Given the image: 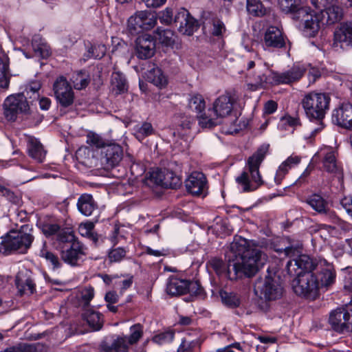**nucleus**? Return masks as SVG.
Returning <instances> with one entry per match:
<instances>
[{
  "instance_id": "nucleus-1",
  "label": "nucleus",
  "mask_w": 352,
  "mask_h": 352,
  "mask_svg": "<svg viewBox=\"0 0 352 352\" xmlns=\"http://www.w3.org/2000/svg\"><path fill=\"white\" fill-rule=\"evenodd\" d=\"M230 250L234 258L229 259L227 265L217 258L210 261V265L217 274L232 280L244 276H253L267 260L262 247L242 237L234 238Z\"/></svg>"
},
{
  "instance_id": "nucleus-2",
  "label": "nucleus",
  "mask_w": 352,
  "mask_h": 352,
  "mask_svg": "<svg viewBox=\"0 0 352 352\" xmlns=\"http://www.w3.org/2000/svg\"><path fill=\"white\" fill-rule=\"evenodd\" d=\"M284 252L291 259L287 263V270L292 276H296L292 281L294 292L298 296L314 300L318 296L320 283L316 275L311 273L314 262L308 256L298 255L297 250L287 248Z\"/></svg>"
},
{
  "instance_id": "nucleus-3",
  "label": "nucleus",
  "mask_w": 352,
  "mask_h": 352,
  "mask_svg": "<svg viewBox=\"0 0 352 352\" xmlns=\"http://www.w3.org/2000/svg\"><path fill=\"white\" fill-rule=\"evenodd\" d=\"M268 148V145L259 147L248 159L244 170L236 177V182L241 191H254L263 185L264 181L260 174L259 167L267 153Z\"/></svg>"
},
{
  "instance_id": "nucleus-4",
  "label": "nucleus",
  "mask_w": 352,
  "mask_h": 352,
  "mask_svg": "<svg viewBox=\"0 0 352 352\" xmlns=\"http://www.w3.org/2000/svg\"><path fill=\"white\" fill-rule=\"evenodd\" d=\"M330 97L324 93L310 92L302 100V106L311 122H316L317 126H309L310 138L314 137L324 129L322 120L329 109Z\"/></svg>"
},
{
  "instance_id": "nucleus-5",
  "label": "nucleus",
  "mask_w": 352,
  "mask_h": 352,
  "mask_svg": "<svg viewBox=\"0 0 352 352\" xmlns=\"http://www.w3.org/2000/svg\"><path fill=\"white\" fill-rule=\"evenodd\" d=\"M306 68L304 65L294 64L288 70L276 72L269 70L267 74H258L254 76V82L248 85L252 90L265 88L267 85H277L280 84L289 85L298 81L304 75Z\"/></svg>"
},
{
  "instance_id": "nucleus-6",
  "label": "nucleus",
  "mask_w": 352,
  "mask_h": 352,
  "mask_svg": "<svg viewBox=\"0 0 352 352\" xmlns=\"http://www.w3.org/2000/svg\"><path fill=\"white\" fill-rule=\"evenodd\" d=\"M28 226L19 230H11L1 237L0 254L8 255L14 252L24 254L31 247L34 236Z\"/></svg>"
},
{
  "instance_id": "nucleus-7",
  "label": "nucleus",
  "mask_w": 352,
  "mask_h": 352,
  "mask_svg": "<svg viewBox=\"0 0 352 352\" xmlns=\"http://www.w3.org/2000/svg\"><path fill=\"white\" fill-rule=\"evenodd\" d=\"M254 292L260 298L266 300L280 298L283 294V287L279 275L276 274V271L268 268L265 277L256 282Z\"/></svg>"
},
{
  "instance_id": "nucleus-8",
  "label": "nucleus",
  "mask_w": 352,
  "mask_h": 352,
  "mask_svg": "<svg viewBox=\"0 0 352 352\" xmlns=\"http://www.w3.org/2000/svg\"><path fill=\"white\" fill-rule=\"evenodd\" d=\"M157 17L148 10L136 12L127 21V30L132 35L151 30L157 24Z\"/></svg>"
},
{
  "instance_id": "nucleus-9",
  "label": "nucleus",
  "mask_w": 352,
  "mask_h": 352,
  "mask_svg": "<svg viewBox=\"0 0 352 352\" xmlns=\"http://www.w3.org/2000/svg\"><path fill=\"white\" fill-rule=\"evenodd\" d=\"M295 19L300 21L306 36L313 37L316 35L322 23L320 14L312 11L309 7H302L296 15Z\"/></svg>"
},
{
  "instance_id": "nucleus-10",
  "label": "nucleus",
  "mask_w": 352,
  "mask_h": 352,
  "mask_svg": "<svg viewBox=\"0 0 352 352\" xmlns=\"http://www.w3.org/2000/svg\"><path fill=\"white\" fill-rule=\"evenodd\" d=\"M188 107L197 113L199 124L202 128H211L216 125L215 118L205 111L206 101L202 95L192 94L189 96Z\"/></svg>"
},
{
  "instance_id": "nucleus-11",
  "label": "nucleus",
  "mask_w": 352,
  "mask_h": 352,
  "mask_svg": "<svg viewBox=\"0 0 352 352\" xmlns=\"http://www.w3.org/2000/svg\"><path fill=\"white\" fill-rule=\"evenodd\" d=\"M52 90L56 102L60 107L66 108L73 104L75 93L65 77L58 76L54 82Z\"/></svg>"
},
{
  "instance_id": "nucleus-12",
  "label": "nucleus",
  "mask_w": 352,
  "mask_h": 352,
  "mask_svg": "<svg viewBox=\"0 0 352 352\" xmlns=\"http://www.w3.org/2000/svg\"><path fill=\"white\" fill-rule=\"evenodd\" d=\"M239 97L236 94H226L219 96L213 102L214 118H225L234 113L238 107Z\"/></svg>"
},
{
  "instance_id": "nucleus-13",
  "label": "nucleus",
  "mask_w": 352,
  "mask_h": 352,
  "mask_svg": "<svg viewBox=\"0 0 352 352\" xmlns=\"http://www.w3.org/2000/svg\"><path fill=\"white\" fill-rule=\"evenodd\" d=\"M4 115L7 120L14 121L19 113H27L29 104L23 94L8 96L4 101Z\"/></svg>"
},
{
  "instance_id": "nucleus-14",
  "label": "nucleus",
  "mask_w": 352,
  "mask_h": 352,
  "mask_svg": "<svg viewBox=\"0 0 352 352\" xmlns=\"http://www.w3.org/2000/svg\"><path fill=\"white\" fill-rule=\"evenodd\" d=\"M329 322L337 332H352V302L347 310L338 309L332 311L329 316Z\"/></svg>"
},
{
  "instance_id": "nucleus-15",
  "label": "nucleus",
  "mask_w": 352,
  "mask_h": 352,
  "mask_svg": "<svg viewBox=\"0 0 352 352\" xmlns=\"http://www.w3.org/2000/svg\"><path fill=\"white\" fill-rule=\"evenodd\" d=\"M314 265L312 269L317 272L316 276L318 278L320 287H327L334 283L336 277V270L332 263L324 258H319L313 260Z\"/></svg>"
},
{
  "instance_id": "nucleus-16",
  "label": "nucleus",
  "mask_w": 352,
  "mask_h": 352,
  "mask_svg": "<svg viewBox=\"0 0 352 352\" xmlns=\"http://www.w3.org/2000/svg\"><path fill=\"white\" fill-rule=\"evenodd\" d=\"M200 290V287L196 282L176 277L170 278L166 285V292L171 296L183 295L187 292L198 294Z\"/></svg>"
},
{
  "instance_id": "nucleus-17",
  "label": "nucleus",
  "mask_w": 352,
  "mask_h": 352,
  "mask_svg": "<svg viewBox=\"0 0 352 352\" xmlns=\"http://www.w3.org/2000/svg\"><path fill=\"white\" fill-rule=\"evenodd\" d=\"M149 179L153 184L166 188H175L180 184L179 177L173 171L166 168L152 170Z\"/></svg>"
},
{
  "instance_id": "nucleus-18",
  "label": "nucleus",
  "mask_w": 352,
  "mask_h": 352,
  "mask_svg": "<svg viewBox=\"0 0 352 352\" xmlns=\"http://www.w3.org/2000/svg\"><path fill=\"white\" fill-rule=\"evenodd\" d=\"M174 23L183 34L191 35L197 30L198 23L185 8H180L174 18Z\"/></svg>"
},
{
  "instance_id": "nucleus-19",
  "label": "nucleus",
  "mask_w": 352,
  "mask_h": 352,
  "mask_svg": "<svg viewBox=\"0 0 352 352\" xmlns=\"http://www.w3.org/2000/svg\"><path fill=\"white\" fill-rule=\"evenodd\" d=\"M123 157L122 148L117 144H108L101 151V162L105 168L118 165Z\"/></svg>"
},
{
  "instance_id": "nucleus-20",
  "label": "nucleus",
  "mask_w": 352,
  "mask_h": 352,
  "mask_svg": "<svg viewBox=\"0 0 352 352\" xmlns=\"http://www.w3.org/2000/svg\"><path fill=\"white\" fill-rule=\"evenodd\" d=\"M285 38L282 30L276 26L269 27L263 36V47L267 49H278L285 47Z\"/></svg>"
},
{
  "instance_id": "nucleus-21",
  "label": "nucleus",
  "mask_w": 352,
  "mask_h": 352,
  "mask_svg": "<svg viewBox=\"0 0 352 352\" xmlns=\"http://www.w3.org/2000/svg\"><path fill=\"white\" fill-rule=\"evenodd\" d=\"M86 248L80 242H74L70 245H65L62 248L61 258L63 261L72 265H77L82 256L85 255Z\"/></svg>"
},
{
  "instance_id": "nucleus-22",
  "label": "nucleus",
  "mask_w": 352,
  "mask_h": 352,
  "mask_svg": "<svg viewBox=\"0 0 352 352\" xmlns=\"http://www.w3.org/2000/svg\"><path fill=\"white\" fill-rule=\"evenodd\" d=\"M332 122L343 128L352 129V104L342 103L332 112Z\"/></svg>"
},
{
  "instance_id": "nucleus-23",
  "label": "nucleus",
  "mask_w": 352,
  "mask_h": 352,
  "mask_svg": "<svg viewBox=\"0 0 352 352\" xmlns=\"http://www.w3.org/2000/svg\"><path fill=\"white\" fill-rule=\"evenodd\" d=\"M155 51V42L148 34L139 36L135 42V52L140 59H147L153 56Z\"/></svg>"
},
{
  "instance_id": "nucleus-24",
  "label": "nucleus",
  "mask_w": 352,
  "mask_h": 352,
  "mask_svg": "<svg viewBox=\"0 0 352 352\" xmlns=\"http://www.w3.org/2000/svg\"><path fill=\"white\" fill-rule=\"evenodd\" d=\"M333 44L341 48L352 46V21L341 23L336 29Z\"/></svg>"
},
{
  "instance_id": "nucleus-25",
  "label": "nucleus",
  "mask_w": 352,
  "mask_h": 352,
  "mask_svg": "<svg viewBox=\"0 0 352 352\" xmlns=\"http://www.w3.org/2000/svg\"><path fill=\"white\" fill-rule=\"evenodd\" d=\"M320 155L323 156L324 169L329 173L336 175L338 178L341 177L342 170L337 162L335 151L332 148H324L320 151Z\"/></svg>"
},
{
  "instance_id": "nucleus-26",
  "label": "nucleus",
  "mask_w": 352,
  "mask_h": 352,
  "mask_svg": "<svg viewBox=\"0 0 352 352\" xmlns=\"http://www.w3.org/2000/svg\"><path fill=\"white\" fill-rule=\"evenodd\" d=\"M306 203L313 210L320 214H326L333 221L338 220L336 214L329 210L327 201L321 195L318 194L311 195L307 198Z\"/></svg>"
},
{
  "instance_id": "nucleus-27",
  "label": "nucleus",
  "mask_w": 352,
  "mask_h": 352,
  "mask_svg": "<svg viewBox=\"0 0 352 352\" xmlns=\"http://www.w3.org/2000/svg\"><path fill=\"white\" fill-rule=\"evenodd\" d=\"M206 186V177L200 172L192 173L186 181V187L188 191L194 195H201L205 190Z\"/></svg>"
},
{
  "instance_id": "nucleus-28",
  "label": "nucleus",
  "mask_w": 352,
  "mask_h": 352,
  "mask_svg": "<svg viewBox=\"0 0 352 352\" xmlns=\"http://www.w3.org/2000/svg\"><path fill=\"white\" fill-rule=\"evenodd\" d=\"M322 24H333L342 17V10L337 0L321 11Z\"/></svg>"
},
{
  "instance_id": "nucleus-29",
  "label": "nucleus",
  "mask_w": 352,
  "mask_h": 352,
  "mask_svg": "<svg viewBox=\"0 0 352 352\" xmlns=\"http://www.w3.org/2000/svg\"><path fill=\"white\" fill-rule=\"evenodd\" d=\"M19 292L22 294H32L35 291V284L29 276V272L25 271L19 272L15 280Z\"/></svg>"
},
{
  "instance_id": "nucleus-30",
  "label": "nucleus",
  "mask_w": 352,
  "mask_h": 352,
  "mask_svg": "<svg viewBox=\"0 0 352 352\" xmlns=\"http://www.w3.org/2000/svg\"><path fill=\"white\" fill-rule=\"evenodd\" d=\"M28 153L30 157L36 162L41 163L45 158L46 151L41 142L34 137H28Z\"/></svg>"
},
{
  "instance_id": "nucleus-31",
  "label": "nucleus",
  "mask_w": 352,
  "mask_h": 352,
  "mask_svg": "<svg viewBox=\"0 0 352 352\" xmlns=\"http://www.w3.org/2000/svg\"><path fill=\"white\" fill-rule=\"evenodd\" d=\"M79 212L86 216H91L96 209V204L90 194H83L79 197L77 201Z\"/></svg>"
},
{
  "instance_id": "nucleus-32",
  "label": "nucleus",
  "mask_w": 352,
  "mask_h": 352,
  "mask_svg": "<svg viewBox=\"0 0 352 352\" xmlns=\"http://www.w3.org/2000/svg\"><path fill=\"white\" fill-rule=\"evenodd\" d=\"M129 343L126 341V336L118 337L113 340L111 344L106 342L101 344V349L104 352H128Z\"/></svg>"
},
{
  "instance_id": "nucleus-33",
  "label": "nucleus",
  "mask_w": 352,
  "mask_h": 352,
  "mask_svg": "<svg viewBox=\"0 0 352 352\" xmlns=\"http://www.w3.org/2000/svg\"><path fill=\"white\" fill-rule=\"evenodd\" d=\"M9 58L0 49V87L6 89L10 83Z\"/></svg>"
},
{
  "instance_id": "nucleus-34",
  "label": "nucleus",
  "mask_w": 352,
  "mask_h": 352,
  "mask_svg": "<svg viewBox=\"0 0 352 352\" xmlns=\"http://www.w3.org/2000/svg\"><path fill=\"white\" fill-rule=\"evenodd\" d=\"M111 84L112 90L116 94H120L127 91L126 80L124 76L119 72H115L112 74Z\"/></svg>"
},
{
  "instance_id": "nucleus-35",
  "label": "nucleus",
  "mask_w": 352,
  "mask_h": 352,
  "mask_svg": "<svg viewBox=\"0 0 352 352\" xmlns=\"http://www.w3.org/2000/svg\"><path fill=\"white\" fill-rule=\"evenodd\" d=\"M83 317L94 331L100 330L102 328L103 319L100 313L89 309L84 313Z\"/></svg>"
},
{
  "instance_id": "nucleus-36",
  "label": "nucleus",
  "mask_w": 352,
  "mask_h": 352,
  "mask_svg": "<svg viewBox=\"0 0 352 352\" xmlns=\"http://www.w3.org/2000/svg\"><path fill=\"white\" fill-rule=\"evenodd\" d=\"M203 30L205 33L208 32L214 36H221L226 31L223 23L219 19H212V22H204Z\"/></svg>"
},
{
  "instance_id": "nucleus-37",
  "label": "nucleus",
  "mask_w": 352,
  "mask_h": 352,
  "mask_svg": "<svg viewBox=\"0 0 352 352\" xmlns=\"http://www.w3.org/2000/svg\"><path fill=\"white\" fill-rule=\"evenodd\" d=\"M147 80L158 87H163L167 83V79L163 74L161 69L158 67H153L151 69L147 75Z\"/></svg>"
},
{
  "instance_id": "nucleus-38",
  "label": "nucleus",
  "mask_w": 352,
  "mask_h": 352,
  "mask_svg": "<svg viewBox=\"0 0 352 352\" xmlns=\"http://www.w3.org/2000/svg\"><path fill=\"white\" fill-rule=\"evenodd\" d=\"M154 36L155 39L166 46H170L175 42L174 32L169 29L158 28L154 32Z\"/></svg>"
},
{
  "instance_id": "nucleus-39",
  "label": "nucleus",
  "mask_w": 352,
  "mask_h": 352,
  "mask_svg": "<svg viewBox=\"0 0 352 352\" xmlns=\"http://www.w3.org/2000/svg\"><path fill=\"white\" fill-rule=\"evenodd\" d=\"M32 48L36 54L43 58H45L50 55V51L48 45L42 41L38 35H36L32 38Z\"/></svg>"
},
{
  "instance_id": "nucleus-40",
  "label": "nucleus",
  "mask_w": 352,
  "mask_h": 352,
  "mask_svg": "<svg viewBox=\"0 0 352 352\" xmlns=\"http://www.w3.org/2000/svg\"><path fill=\"white\" fill-rule=\"evenodd\" d=\"M278 2L283 12L292 14L294 19L296 18L298 10L303 7L299 5L298 0H278Z\"/></svg>"
},
{
  "instance_id": "nucleus-41",
  "label": "nucleus",
  "mask_w": 352,
  "mask_h": 352,
  "mask_svg": "<svg viewBox=\"0 0 352 352\" xmlns=\"http://www.w3.org/2000/svg\"><path fill=\"white\" fill-rule=\"evenodd\" d=\"M130 334L127 337L126 341L130 345L136 344L143 336V326L139 323L131 326L129 329Z\"/></svg>"
},
{
  "instance_id": "nucleus-42",
  "label": "nucleus",
  "mask_w": 352,
  "mask_h": 352,
  "mask_svg": "<svg viewBox=\"0 0 352 352\" xmlns=\"http://www.w3.org/2000/svg\"><path fill=\"white\" fill-rule=\"evenodd\" d=\"M220 296L223 304L230 307H236L240 305V299L236 294L224 290L220 292Z\"/></svg>"
},
{
  "instance_id": "nucleus-43",
  "label": "nucleus",
  "mask_w": 352,
  "mask_h": 352,
  "mask_svg": "<svg viewBox=\"0 0 352 352\" xmlns=\"http://www.w3.org/2000/svg\"><path fill=\"white\" fill-rule=\"evenodd\" d=\"M94 224L92 222L82 223L78 227V232L81 236L87 237L96 243L98 241V236L94 232Z\"/></svg>"
},
{
  "instance_id": "nucleus-44",
  "label": "nucleus",
  "mask_w": 352,
  "mask_h": 352,
  "mask_svg": "<svg viewBox=\"0 0 352 352\" xmlns=\"http://www.w3.org/2000/svg\"><path fill=\"white\" fill-rule=\"evenodd\" d=\"M46 243H43V247L39 252V256L44 258L47 262H49L52 266L53 270L59 268L61 263L57 256L54 254L52 252L48 251L46 248Z\"/></svg>"
},
{
  "instance_id": "nucleus-45",
  "label": "nucleus",
  "mask_w": 352,
  "mask_h": 352,
  "mask_svg": "<svg viewBox=\"0 0 352 352\" xmlns=\"http://www.w3.org/2000/svg\"><path fill=\"white\" fill-rule=\"evenodd\" d=\"M247 10L250 14L256 16H261L265 13L260 0H247Z\"/></svg>"
},
{
  "instance_id": "nucleus-46",
  "label": "nucleus",
  "mask_w": 352,
  "mask_h": 352,
  "mask_svg": "<svg viewBox=\"0 0 352 352\" xmlns=\"http://www.w3.org/2000/svg\"><path fill=\"white\" fill-rule=\"evenodd\" d=\"M300 124V120L297 117L285 116L282 117L278 123V127L284 130L294 129Z\"/></svg>"
},
{
  "instance_id": "nucleus-47",
  "label": "nucleus",
  "mask_w": 352,
  "mask_h": 352,
  "mask_svg": "<svg viewBox=\"0 0 352 352\" xmlns=\"http://www.w3.org/2000/svg\"><path fill=\"white\" fill-rule=\"evenodd\" d=\"M87 143L91 146L102 148V150L109 144L107 140H104L101 135L94 132H90L87 134Z\"/></svg>"
},
{
  "instance_id": "nucleus-48",
  "label": "nucleus",
  "mask_w": 352,
  "mask_h": 352,
  "mask_svg": "<svg viewBox=\"0 0 352 352\" xmlns=\"http://www.w3.org/2000/svg\"><path fill=\"white\" fill-rule=\"evenodd\" d=\"M57 240L69 245L74 242H79L76 240L74 232L69 228L60 229L57 234Z\"/></svg>"
},
{
  "instance_id": "nucleus-49",
  "label": "nucleus",
  "mask_w": 352,
  "mask_h": 352,
  "mask_svg": "<svg viewBox=\"0 0 352 352\" xmlns=\"http://www.w3.org/2000/svg\"><path fill=\"white\" fill-rule=\"evenodd\" d=\"M153 133V126L148 122H144L142 125H137L134 128V134L139 140H143L145 137L151 135Z\"/></svg>"
},
{
  "instance_id": "nucleus-50",
  "label": "nucleus",
  "mask_w": 352,
  "mask_h": 352,
  "mask_svg": "<svg viewBox=\"0 0 352 352\" xmlns=\"http://www.w3.org/2000/svg\"><path fill=\"white\" fill-rule=\"evenodd\" d=\"M174 336V331L169 330L155 335L152 338V341L157 344L162 345L170 343L173 340Z\"/></svg>"
},
{
  "instance_id": "nucleus-51",
  "label": "nucleus",
  "mask_w": 352,
  "mask_h": 352,
  "mask_svg": "<svg viewBox=\"0 0 352 352\" xmlns=\"http://www.w3.org/2000/svg\"><path fill=\"white\" fill-rule=\"evenodd\" d=\"M72 82L76 89L81 90L88 85L89 76L85 72H80L73 77Z\"/></svg>"
},
{
  "instance_id": "nucleus-52",
  "label": "nucleus",
  "mask_w": 352,
  "mask_h": 352,
  "mask_svg": "<svg viewBox=\"0 0 352 352\" xmlns=\"http://www.w3.org/2000/svg\"><path fill=\"white\" fill-rule=\"evenodd\" d=\"M291 160H294L292 158H287V160L283 162L278 166L274 176V181L277 184H280L285 175L288 173L289 170L291 169L290 166L287 165V163L289 162Z\"/></svg>"
},
{
  "instance_id": "nucleus-53",
  "label": "nucleus",
  "mask_w": 352,
  "mask_h": 352,
  "mask_svg": "<svg viewBox=\"0 0 352 352\" xmlns=\"http://www.w3.org/2000/svg\"><path fill=\"white\" fill-rule=\"evenodd\" d=\"M199 341L197 339L188 340L184 338L179 346L177 352H192L194 348L199 345Z\"/></svg>"
},
{
  "instance_id": "nucleus-54",
  "label": "nucleus",
  "mask_w": 352,
  "mask_h": 352,
  "mask_svg": "<svg viewBox=\"0 0 352 352\" xmlns=\"http://www.w3.org/2000/svg\"><path fill=\"white\" fill-rule=\"evenodd\" d=\"M106 53V47L102 44L92 45L87 51L88 58H101Z\"/></svg>"
},
{
  "instance_id": "nucleus-55",
  "label": "nucleus",
  "mask_w": 352,
  "mask_h": 352,
  "mask_svg": "<svg viewBox=\"0 0 352 352\" xmlns=\"http://www.w3.org/2000/svg\"><path fill=\"white\" fill-rule=\"evenodd\" d=\"M126 251L122 248L112 249L109 252V259L111 262H119L124 258Z\"/></svg>"
},
{
  "instance_id": "nucleus-56",
  "label": "nucleus",
  "mask_w": 352,
  "mask_h": 352,
  "mask_svg": "<svg viewBox=\"0 0 352 352\" xmlns=\"http://www.w3.org/2000/svg\"><path fill=\"white\" fill-rule=\"evenodd\" d=\"M159 20L161 23L165 25H170L173 21H174L172 9L166 8L164 10L161 11L159 14Z\"/></svg>"
},
{
  "instance_id": "nucleus-57",
  "label": "nucleus",
  "mask_w": 352,
  "mask_h": 352,
  "mask_svg": "<svg viewBox=\"0 0 352 352\" xmlns=\"http://www.w3.org/2000/svg\"><path fill=\"white\" fill-rule=\"evenodd\" d=\"M60 227L57 224L45 223L42 225V232L46 236H51L55 234H58Z\"/></svg>"
},
{
  "instance_id": "nucleus-58",
  "label": "nucleus",
  "mask_w": 352,
  "mask_h": 352,
  "mask_svg": "<svg viewBox=\"0 0 352 352\" xmlns=\"http://www.w3.org/2000/svg\"><path fill=\"white\" fill-rule=\"evenodd\" d=\"M342 207L352 217V195H348L340 200Z\"/></svg>"
},
{
  "instance_id": "nucleus-59",
  "label": "nucleus",
  "mask_w": 352,
  "mask_h": 352,
  "mask_svg": "<svg viewBox=\"0 0 352 352\" xmlns=\"http://www.w3.org/2000/svg\"><path fill=\"white\" fill-rule=\"evenodd\" d=\"M41 87V84L40 81L34 80L30 82L25 87V92L27 95L30 93H32L36 95L38 94V91L40 90Z\"/></svg>"
},
{
  "instance_id": "nucleus-60",
  "label": "nucleus",
  "mask_w": 352,
  "mask_h": 352,
  "mask_svg": "<svg viewBox=\"0 0 352 352\" xmlns=\"http://www.w3.org/2000/svg\"><path fill=\"white\" fill-rule=\"evenodd\" d=\"M94 296V291L93 287H85L81 291V298L84 301L86 302V303H89V301L93 298Z\"/></svg>"
},
{
  "instance_id": "nucleus-61",
  "label": "nucleus",
  "mask_w": 352,
  "mask_h": 352,
  "mask_svg": "<svg viewBox=\"0 0 352 352\" xmlns=\"http://www.w3.org/2000/svg\"><path fill=\"white\" fill-rule=\"evenodd\" d=\"M250 56L251 59L247 61L246 65L248 69H252L256 63L259 64L261 62L258 53L256 52H252Z\"/></svg>"
},
{
  "instance_id": "nucleus-62",
  "label": "nucleus",
  "mask_w": 352,
  "mask_h": 352,
  "mask_svg": "<svg viewBox=\"0 0 352 352\" xmlns=\"http://www.w3.org/2000/svg\"><path fill=\"white\" fill-rule=\"evenodd\" d=\"M336 0H311V3L317 8L320 9L321 11L329 6L330 4L333 3Z\"/></svg>"
},
{
  "instance_id": "nucleus-63",
  "label": "nucleus",
  "mask_w": 352,
  "mask_h": 352,
  "mask_svg": "<svg viewBox=\"0 0 352 352\" xmlns=\"http://www.w3.org/2000/svg\"><path fill=\"white\" fill-rule=\"evenodd\" d=\"M195 119L192 116H185L182 118L180 122L179 126L183 129H190L192 124L194 123Z\"/></svg>"
},
{
  "instance_id": "nucleus-64",
  "label": "nucleus",
  "mask_w": 352,
  "mask_h": 352,
  "mask_svg": "<svg viewBox=\"0 0 352 352\" xmlns=\"http://www.w3.org/2000/svg\"><path fill=\"white\" fill-rule=\"evenodd\" d=\"M277 109V104L273 100L267 101L264 105V113L266 114H272Z\"/></svg>"
}]
</instances>
